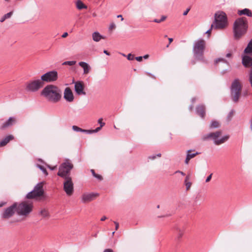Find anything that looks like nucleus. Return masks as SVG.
Here are the masks:
<instances>
[{
  "instance_id": "nucleus-21",
  "label": "nucleus",
  "mask_w": 252,
  "mask_h": 252,
  "mask_svg": "<svg viewBox=\"0 0 252 252\" xmlns=\"http://www.w3.org/2000/svg\"><path fill=\"white\" fill-rule=\"evenodd\" d=\"M13 138V136L11 135L6 136L1 141H0V147L5 146L10 140H12Z\"/></svg>"
},
{
  "instance_id": "nucleus-19",
  "label": "nucleus",
  "mask_w": 252,
  "mask_h": 252,
  "mask_svg": "<svg viewBox=\"0 0 252 252\" xmlns=\"http://www.w3.org/2000/svg\"><path fill=\"white\" fill-rule=\"evenodd\" d=\"M36 193V195L41 196L44 194V190L43 189V183L42 182L38 183L34 188L33 189Z\"/></svg>"
},
{
  "instance_id": "nucleus-47",
  "label": "nucleus",
  "mask_w": 252,
  "mask_h": 252,
  "mask_svg": "<svg viewBox=\"0 0 252 252\" xmlns=\"http://www.w3.org/2000/svg\"><path fill=\"white\" fill-rule=\"evenodd\" d=\"M190 10V8H187L186 11H185L183 13V15L185 16V15H187L188 13V12Z\"/></svg>"
},
{
  "instance_id": "nucleus-22",
  "label": "nucleus",
  "mask_w": 252,
  "mask_h": 252,
  "mask_svg": "<svg viewBox=\"0 0 252 252\" xmlns=\"http://www.w3.org/2000/svg\"><path fill=\"white\" fill-rule=\"evenodd\" d=\"M76 6L79 10L87 8V6L81 0H77L76 1Z\"/></svg>"
},
{
  "instance_id": "nucleus-59",
  "label": "nucleus",
  "mask_w": 252,
  "mask_h": 252,
  "mask_svg": "<svg viewBox=\"0 0 252 252\" xmlns=\"http://www.w3.org/2000/svg\"><path fill=\"white\" fill-rule=\"evenodd\" d=\"M117 17L119 18H121V21H123L124 20V18H123V17L122 15H118L117 16Z\"/></svg>"
},
{
  "instance_id": "nucleus-54",
  "label": "nucleus",
  "mask_w": 252,
  "mask_h": 252,
  "mask_svg": "<svg viewBox=\"0 0 252 252\" xmlns=\"http://www.w3.org/2000/svg\"><path fill=\"white\" fill-rule=\"evenodd\" d=\"M67 35H68L67 32H64L62 34V37H63V38H65V37H66L67 36Z\"/></svg>"
},
{
  "instance_id": "nucleus-33",
  "label": "nucleus",
  "mask_w": 252,
  "mask_h": 252,
  "mask_svg": "<svg viewBox=\"0 0 252 252\" xmlns=\"http://www.w3.org/2000/svg\"><path fill=\"white\" fill-rule=\"evenodd\" d=\"M72 129L76 132H83V129L76 126H72Z\"/></svg>"
},
{
  "instance_id": "nucleus-28",
  "label": "nucleus",
  "mask_w": 252,
  "mask_h": 252,
  "mask_svg": "<svg viewBox=\"0 0 252 252\" xmlns=\"http://www.w3.org/2000/svg\"><path fill=\"white\" fill-rule=\"evenodd\" d=\"M39 196L36 195V192L33 190L29 192L26 195L28 199H33Z\"/></svg>"
},
{
  "instance_id": "nucleus-60",
  "label": "nucleus",
  "mask_w": 252,
  "mask_h": 252,
  "mask_svg": "<svg viewBox=\"0 0 252 252\" xmlns=\"http://www.w3.org/2000/svg\"><path fill=\"white\" fill-rule=\"evenodd\" d=\"M47 166H48V167H49V168L51 170H54L55 169V168H56V167H55V166H54V167H51V166H50L49 165H48Z\"/></svg>"
},
{
  "instance_id": "nucleus-12",
  "label": "nucleus",
  "mask_w": 252,
  "mask_h": 252,
  "mask_svg": "<svg viewBox=\"0 0 252 252\" xmlns=\"http://www.w3.org/2000/svg\"><path fill=\"white\" fill-rule=\"evenodd\" d=\"M57 79L58 73L55 70L47 72L41 76V80L43 82H51L57 80Z\"/></svg>"
},
{
  "instance_id": "nucleus-18",
  "label": "nucleus",
  "mask_w": 252,
  "mask_h": 252,
  "mask_svg": "<svg viewBox=\"0 0 252 252\" xmlns=\"http://www.w3.org/2000/svg\"><path fill=\"white\" fill-rule=\"evenodd\" d=\"M206 108L203 104L198 105L196 107V112L201 118H204L205 115Z\"/></svg>"
},
{
  "instance_id": "nucleus-30",
  "label": "nucleus",
  "mask_w": 252,
  "mask_h": 252,
  "mask_svg": "<svg viewBox=\"0 0 252 252\" xmlns=\"http://www.w3.org/2000/svg\"><path fill=\"white\" fill-rule=\"evenodd\" d=\"M191 150H189L187 151V157L189 158L190 159L193 158L195 156L199 154L198 152H196L193 154H191Z\"/></svg>"
},
{
  "instance_id": "nucleus-42",
  "label": "nucleus",
  "mask_w": 252,
  "mask_h": 252,
  "mask_svg": "<svg viewBox=\"0 0 252 252\" xmlns=\"http://www.w3.org/2000/svg\"><path fill=\"white\" fill-rule=\"evenodd\" d=\"M212 174H213L211 173L209 176H208L207 177V178L206 179V182H207V183L209 182L211 180V179L212 178Z\"/></svg>"
},
{
  "instance_id": "nucleus-7",
  "label": "nucleus",
  "mask_w": 252,
  "mask_h": 252,
  "mask_svg": "<svg viewBox=\"0 0 252 252\" xmlns=\"http://www.w3.org/2000/svg\"><path fill=\"white\" fill-rule=\"evenodd\" d=\"M73 165L69 161L66 160L65 162L62 163L59 167V171L57 173L58 176L64 178H70V171L73 168Z\"/></svg>"
},
{
  "instance_id": "nucleus-51",
  "label": "nucleus",
  "mask_w": 252,
  "mask_h": 252,
  "mask_svg": "<svg viewBox=\"0 0 252 252\" xmlns=\"http://www.w3.org/2000/svg\"><path fill=\"white\" fill-rule=\"evenodd\" d=\"M213 28H211V29H209L206 32V34H208V36L209 37L210 36V33H211V30Z\"/></svg>"
},
{
  "instance_id": "nucleus-44",
  "label": "nucleus",
  "mask_w": 252,
  "mask_h": 252,
  "mask_svg": "<svg viewBox=\"0 0 252 252\" xmlns=\"http://www.w3.org/2000/svg\"><path fill=\"white\" fill-rule=\"evenodd\" d=\"M189 176L188 175V176H187L186 177V178H185V181H184V183H185V185H186V184L189 182Z\"/></svg>"
},
{
  "instance_id": "nucleus-14",
  "label": "nucleus",
  "mask_w": 252,
  "mask_h": 252,
  "mask_svg": "<svg viewBox=\"0 0 252 252\" xmlns=\"http://www.w3.org/2000/svg\"><path fill=\"white\" fill-rule=\"evenodd\" d=\"M99 194L95 192L84 193L81 197L82 202L84 203L91 202L95 199Z\"/></svg>"
},
{
  "instance_id": "nucleus-48",
  "label": "nucleus",
  "mask_w": 252,
  "mask_h": 252,
  "mask_svg": "<svg viewBox=\"0 0 252 252\" xmlns=\"http://www.w3.org/2000/svg\"><path fill=\"white\" fill-rule=\"evenodd\" d=\"M153 22L157 23H160L162 22V21H160V19H155L153 20Z\"/></svg>"
},
{
  "instance_id": "nucleus-37",
  "label": "nucleus",
  "mask_w": 252,
  "mask_h": 252,
  "mask_svg": "<svg viewBox=\"0 0 252 252\" xmlns=\"http://www.w3.org/2000/svg\"><path fill=\"white\" fill-rule=\"evenodd\" d=\"M219 62H225V60L223 58H218L215 60V63H219Z\"/></svg>"
},
{
  "instance_id": "nucleus-56",
  "label": "nucleus",
  "mask_w": 252,
  "mask_h": 252,
  "mask_svg": "<svg viewBox=\"0 0 252 252\" xmlns=\"http://www.w3.org/2000/svg\"><path fill=\"white\" fill-rule=\"evenodd\" d=\"M91 172H92V174H93V176H94H94H95V175H96V174L95 173L94 170V169H91Z\"/></svg>"
},
{
  "instance_id": "nucleus-49",
  "label": "nucleus",
  "mask_w": 252,
  "mask_h": 252,
  "mask_svg": "<svg viewBox=\"0 0 252 252\" xmlns=\"http://www.w3.org/2000/svg\"><path fill=\"white\" fill-rule=\"evenodd\" d=\"M114 223L115 224V229L117 230L119 226V223L116 221H114Z\"/></svg>"
},
{
  "instance_id": "nucleus-15",
  "label": "nucleus",
  "mask_w": 252,
  "mask_h": 252,
  "mask_svg": "<svg viewBox=\"0 0 252 252\" xmlns=\"http://www.w3.org/2000/svg\"><path fill=\"white\" fill-rule=\"evenodd\" d=\"M64 98L68 102H72L74 100V96L71 89L67 87L65 89L63 95Z\"/></svg>"
},
{
  "instance_id": "nucleus-8",
  "label": "nucleus",
  "mask_w": 252,
  "mask_h": 252,
  "mask_svg": "<svg viewBox=\"0 0 252 252\" xmlns=\"http://www.w3.org/2000/svg\"><path fill=\"white\" fill-rule=\"evenodd\" d=\"M44 86L41 79L30 80L25 83V90L28 92L34 93L38 91Z\"/></svg>"
},
{
  "instance_id": "nucleus-39",
  "label": "nucleus",
  "mask_w": 252,
  "mask_h": 252,
  "mask_svg": "<svg viewBox=\"0 0 252 252\" xmlns=\"http://www.w3.org/2000/svg\"><path fill=\"white\" fill-rule=\"evenodd\" d=\"M191 185H192V183L190 182L186 184L185 186L186 187V190H188L190 189Z\"/></svg>"
},
{
  "instance_id": "nucleus-9",
  "label": "nucleus",
  "mask_w": 252,
  "mask_h": 252,
  "mask_svg": "<svg viewBox=\"0 0 252 252\" xmlns=\"http://www.w3.org/2000/svg\"><path fill=\"white\" fill-rule=\"evenodd\" d=\"M32 203H28L23 202L18 205H17L16 212L21 216H27L32 211Z\"/></svg>"
},
{
  "instance_id": "nucleus-17",
  "label": "nucleus",
  "mask_w": 252,
  "mask_h": 252,
  "mask_svg": "<svg viewBox=\"0 0 252 252\" xmlns=\"http://www.w3.org/2000/svg\"><path fill=\"white\" fill-rule=\"evenodd\" d=\"M16 123V119L14 117H10L7 121L5 122L0 126V129H4L5 128L13 126Z\"/></svg>"
},
{
  "instance_id": "nucleus-11",
  "label": "nucleus",
  "mask_w": 252,
  "mask_h": 252,
  "mask_svg": "<svg viewBox=\"0 0 252 252\" xmlns=\"http://www.w3.org/2000/svg\"><path fill=\"white\" fill-rule=\"evenodd\" d=\"M63 190L68 196H70L73 194L74 191V186L72 180V178H66L63 179Z\"/></svg>"
},
{
  "instance_id": "nucleus-5",
  "label": "nucleus",
  "mask_w": 252,
  "mask_h": 252,
  "mask_svg": "<svg viewBox=\"0 0 252 252\" xmlns=\"http://www.w3.org/2000/svg\"><path fill=\"white\" fill-rule=\"evenodd\" d=\"M227 25V17L225 13L222 11H219L215 14V21L211 25L216 29H221Z\"/></svg>"
},
{
  "instance_id": "nucleus-62",
  "label": "nucleus",
  "mask_w": 252,
  "mask_h": 252,
  "mask_svg": "<svg viewBox=\"0 0 252 252\" xmlns=\"http://www.w3.org/2000/svg\"><path fill=\"white\" fill-rule=\"evenodd\" d=\"M103 53L107 55H109V53L106 50H104Z\"/></svg>"
},
{
  "instance_id": "nucleus-36",
  "label": "nucleus",
  "mask_w": 252,
  "mask_h": 252,
  "mask_svg": "<svg viewBox=\"0 0 252 252\" xmlns=\"http://www.w3.org/2000/svg\"><path fill=\"white\" fill-rule=\"evenodd\" d=\"M234 111L233 110H231L229 112V113H228V116H227V119L228 120H230L231 119V118L232 117V116L234 115Z\"/></svg>"
},
{
  "instance_id": "nucleus-43",
  "label": "nucleus",
  "mask_w": 252,
  "mask_h": 252,
  "mask_svg": "<svg viewBox=\"0 0 252 252\" xmlns=\"http://www.w3.org/2000/svg\"><path fill=\"white\" fill-rule=\"evenodd\" d=\"M116 28V25L114 23H112L110 24V27H109V29L110 30H112L113 29H115Z\"/></svg>"
},
{
  "instance_id": "nucleus-24",
  "label": "nucleus",
  "mask_w": 252,
  "mask_h": 252,
  "mask_svg": "<svg viewBox=\"0 0 252 252\" xmlns=\"http://www.w3.org/2000/svg\"><path fill=\"white\" fill-rule=\"evenodd\" d=\"M245 67L246 68H249L251 67V69L250 71L249 74V81L250 82V83L251 84V86L252 88V64H243Z\"/></svg>"
},
{
  "instance_id": "nucleus-50",
  "label": "nucleus",
  "mask_w": 252,
  "mask_h": 252,
  "mask_svg": "<svg viewBox=\"0 0 252 252\" xmlns=\"http://www.w3.org/2000/svg\"><path fill=\"white\" fill-rule=\"evenodd\" d=\"M190 159L188 158V157H186V159H185V162L186 164H188L189 163V161Z\"/></svg>"
},
{
  "instance_id": "nucleus-46",
  "label": "nucleus",
  "mask_w": 252,
  "mask_h": 252,
  "mask_svg": "<svg viewBox=\"0 0 252 252\" xmlns=\"http://www.w3.org/2000/svg\"><path fill=\"white\" fill-rule=\"evenodd\" d=\"M101 128L102 127H100V126L96 127L95 129L93 130V132L95 133V132H98V131H99L101 129Z\"/></svg>"
},
{
  "instance_id": "nucleus-32",
  "label": "nucleus",
  "mask_w": 252,
  "mask_h": 252,
  "mask_svg": "<svg viewBox=\"0 0 252 252\" xmlns=\"http://www.w3.org/2000/svg\"><path fill=\"white\" fill-rule=\"evenodd\" d=\"M37 167L39 168L44 173L45 176L48 175V172L46 169V168L42 165L37 164Z\"/></svg>"
},
{
  "instance_id": "nucleus-6",
  "label": "nucleus",
  "mask_w": 252,
  "mask_h": 252,
  "mask_svg": "<svg viewBox=\"0 0 252 252\" xmlns=\"http://www.w3.org/2000/svg\"><path fill=\"white\" fill-rule=\"evenodd\" d=\"M242 90V85L238 79H235L232 83L230 87L231 98L234 102H237L239 101L241 91Z\"/></svg>"
},
{
  "instance_id": "nucleus-34",
  "label": "nucleus",
  "mask_w": 252,
  "mask_h": 252,
  "mask_svg": "<svg viewBox=\"0 0 252 252\" xmlns=\"http://www.w3.org/2000/svg\"><path fill=\"white\" fill-rule=\"evenodd\" d=\"M127 59L128 61H132L134 60L135 57L133 55L130 53L127 56Z\"/></svg>"
},
{
  "instance_id": "nucleus-3",
  "label": "nucleus",
  "mask_w": 252,
  "mask_h": 252,
  "mask_svg": "<svg viewBox=\"0 0 252 252\" xmlns=\"http://www.w3.org/2000/svg\"><path fill=\"white\" fill-rule=\"evenodd\" d=\"M206 42L203 38H199L194 41L193 44L192 53L195 59L199 61H204L203 54Z\"/></svg>"
},
{
  "instance_id": "nucleus-53",
  "label": "nucleus",
  "mask_w": 252,
  "mask_h": 252,
  "mask_svg": "<svg viewBox=\"0 0 252 252\" xmlns=\"http://www.w3.org/2000/svg\"><path fill=\"white\" fill-rule=\"evenodd\" d=\"M167 17L166 16H162L161 18L160 19V21H161L162 22L164 21L166 19Z\"/></svg>"
},
{
  "instance_id": "nucleus-41",
  "label": "nucleus",
  "mask_w": 252,
  "mask_h": 252,
  "mask_svg": "<svg viewBox=\"0 0 252 252\" xmlns=\"http://www.w3.org/2000/svg\"><path fill=\"white\" fill-rule=\"evenodd\" d=\"M134 59L139 62H141L142 61L143 57L142 56H139L135 57Z\"/></svg>"
},
{
  "instance_id": "nucleus-58",
  "label": "nucleus",
  "mask_w": 252,
  "mask_h": 252,
  "mask_svg": "<svg viewBox=\"0 0 252 252\" xmlns=\"http://www.w3.org/2000/svg\"><path fill=\"white\" fill-rule=\"evenodd\" d=\"M106 219H107L106 217H105V216H103V217H102L101 218L100 220H101V221H104V220H106Z\"/></svg>"
},
{
  "instance_id": "nucleus-27",
  "label": "nucleus",
  "mask_w": 252,
  "mask_h": 252,
  "mask_svg": "<svg viewBox=\"0 0 252 252\" xmlns=\"http://www.w3.org/2000/svg\"><path fill=\"white\" fill-rule=\"evenodd\" d=\"M220 123L216 120H213L212 121L210 125V128H219L220 126Z\"/></svg>"
},
{
  "instance_id": "nucleus-10",
  "label": "nucleus",
  "mask_w": 252,
  "mask_h": 252,
  "mask_svg": "<svg viewBox=\"0 0 252 252\" xmlns=\"http://www.w3.org/2000/svg\"><path fill=\"white\" fill-rule=\"evenodd\" d=\"M244 53L247 55L242 57L241 63H252V39L245 49Z\"/></svg>"
},
{
  "instance_id": "nucleus-55",
  "label": "nucleus",
  "mask_w": 252,
  "mask_h": 252,
  "mask_svg": "<svg viewBox=\"0 0 252 252\" xmlns=\"http://www.w3.org/2000/svg\"><path fill=\"white\" fill-rule=\"evenodd\" d=\"M232 57V54L231 53H228L226 54V57L227 58H231Z\"/></svg>"
},
{
  "instance_id": "nucleus-61",
  "label": "nucleus",
  "mask_w": 252,
  "mask_h": 252,
  "mask_svg": "<svg viewBox=\"0 0 252 252\" xmlns=\"http://www.w3.org/2000/svg\"><path fill=\"white\" fill-rule=\"evenodd\" d=\"M149 55H145L144 56H143L142 57H143V58L146 59H148L149 58Z\"/></svg>"
},
{
  "instance_id": "nucleus-2",
  "label": "nucleus",
  "mask_w": 252,
  "mask_h": 252,
  "mask_svg": "<svg viewBox=\"0 0 252 252\" xmlns=\"http://www.w3.org/2000/svg\"><path fill=\"white\" fill-rule=\"evenodd\" d=\"M248 29V21L246 17L237 18L234 22L233 27L234 38L239 40L245 35Z\"/></svg>"
},
{
  "instance_id": "nucleus-35",
  "label": "nucleus",
  "mask_w": 252,
  "mask_h": 252,
  "mask_svg": "<svg viewBox=\"0 0 252 252\" xmlns=\"http://www.w3.org/2000/svg\"><path fill=\"white\" fill-rule=\"evenodd\" d=\"M161 157V154L159 153L156 155H152V156H150L148 157V158L149 159H155L156 157Z\"/></svg>"
},
{
  "instance_id": "nucleus-64",
  "label": "nucleus",
  "mask_w": 252,
  "mask_h": 252,
  "mask_svg": "<svg viewBox=\"0 0 252 252\" xmlns=\"http://www.w3.org/2000/svg\"><path fill=\"white\" fill-rule=\"evenodd\" d=\"M250 127H251V130H252V120L251 121V126H250Z\"/></svg>"
},
{
  "instance_id": "nucleus-52",
  "label": "nucleus",
  "mask_w": 252,
  "mask_h": 252,
  "mask_svg": "<svg viewBox=\"0 0 252 252\" xmlns=\"http://www.w3.org/2000/svg\"><path fill=\"white\" fill-rule=\"evenodd\" d=\"M103 252H113V251L110 249H107L104 250Z\"/></svg>"
},
{
  "instance_id": "nucleus-20",
  "label": "nucleus",
  "mask_w": 252,
  "mask_h": 252,
  "mask_svg": "<svg viewBox=\"0 0 252 252\" xmlns=\"http://www.w3.org/2000/svg\"><path fill=\"white\" fill-rule=\"evenodd\" d=\"M237 14L239 16L241 15H246L248 17H252V12L251 10L248 8H244L242 10H238L237 12Z\"/></svg>"
},
{
  "instance_id": "nucleus-4",
  "label": "nucleus",
  "mask_w": 252,
  "mask_h": 252,
  "mask_svg": "<svg viewBox=\"0 0 252 252\" xmlns=\"http://www.w3.org/2000/svg\"><path fill=\"white\" fill-rule=\"evenodd\" d=\"M221 133L222 132L220 130H218L214 132H210L203 135L202 139L204 140H206L208 139H212L214 141V143L216 145H220L227 141L229 138V135H225L222 137L220 138Z\"/></svg>"
},
{
  "instance_id": "nucleus-63",
  "label": "nucleus",
  "mask_w": 252,
  "mask_h": 252,
  "mask_svg": "<svg viewBox=\"0 0 252 252\" xmlns=\"http://www.w3.org/2000/svg\"><path fill=\"white\" fill-rule=\"evenodd\" d=\"M168 40H169V44H170L173 41V38H169Z\"/></svg>"
},
{
  "instance_id": "nucleus-40",
  "label": "nucleus",
  "mask_w": 252,
  "mask_h": 252,
  "mask_svg": "<svg viewBox=\"0 0 252 252\" xmlns=\"http://www.w3.org/2000/svg\"><path fill=\"white\" fill-rule=\"evenodd\" d=\"M83 132L86 133L88 134H91V133H94L93 130H86V129H83Z\"/></svg>"
},
{
  "instance_id": "nucleus-16",
  "label": "nucleus",
  "mask_w": 252,
  "mask_h": 252,
  "mask_svg": "<svg viewBox=\"0 0 252 252\" xmlns=\"http://www.w3.org/2000/svg\"><path fill=\"white\" fill-rule=\"evenodd\" d=\"M75 91L78 95H85L86 93L84 91V85L82 82L78 81L75 83Z\"/></svg>"
},
{
  "instance_id": "nucleus-23",
  "label": "nucleus",
  "mask_w": 252,
  "mask_h": 252,
  "mask_svg": "<svg viewBox=\"0 0 252 252\" xmlns=\"http://www.w3.org/2000/svg\"><path fill=\"white\" fill-rule=\"evenodd\" d=\"M93 39L94 41L98 42L100 40L101 38H104L98 32H94L93 33Z\"/></svg>"
},
{
  "instance_id": "nucleus-1",
  "label": "nucleus",
  "mask_w": 252,
  "mask_h": 252,
  "mask_svg": "<svg viewBox=\"0 0 252 252\" xmlns=\"http://www.w3.org/2000/svg\"><path fill=\"white\" fill-rule=\"evenodd\" d=\"M48 101L56 103L62 98V91L57 86L48 85L42 90L40 93Z\"/></svg>"
},
{
  "instance_id": "nucleus-25",
  "label": "nucleus",
  "mask_w": 252,
  "mask_h": 252,
  "mask_svg": "<svg viewBox=\"0 0 252 252\" xmlns=\"http://www.w3.org/2000/svg\"><path fill=\"white\" fill-rule=\"evenodd\" d=\"M39 214L41 215L43 218H49L50 217L49 213L46 209H41Z\"/></svg>"
},
{
  "instance_id": "nucleus-45",
  "label": "nucleus",
  "mask_w": 252,
  "mask_h": 252,
  "mask_svg": "<svg viewBox=\"0 0 252 252\" xmlns=\"http://www.w3.org/2000/svg\"><path fill=\"white\" fill-rule=\"evenodd\" d=\"M94 177L98 179V180H102V177L101 175H98V174H96V175L94 176Z\"/></svg>"
},
{
  "instance_id": "nucleus-31",
  "label": "nucleus",
  "mask_w": 252,
  "mask_h": 252,
  "mask_svg": "<svg viewBox=\"0 0 252 252\" xmlns=\"http://www.w3.org/2000/svg\"><path fill=\"white\" fill-rule=\"evenodd\" d=\"M177 231L178 232H177V236H176V239L178 240H180L184 234V230L178 229Z\"/></svg>"
},
{
  "instance_id": "nucleus-13",
  "label": "nucleus",
  "mask_w": 252,
  "mask_h": 252,
  "mask_svg": "<svg viewBox=\"0 0 252 252\" xmlns=\"http://www.w3.org/2000/svg\"><path fill=\"white\" fill-rule=\"evenodd\" d=\"M17 203H14L9 207L6 208L1 214V218L7 219L11 217L16 211Z\"/></svg>"
},
{
  "instance_id": "nucleus-29",
  "label": "nucleus",
  "mask_w": 252,
  "mask_h": 252,
  "mask_svg": "<svg viewBox=\"0 0 252 252\" xmlns=\"http://www.w3.org/2000/svg\"><path fill=\"white\" fill-rule=\"evenodd\" d=\"M12 12H9L6 14L4 15L0 19V22H3L6 19L9 18L12 15Z\"/></svg>"
},
{
  "instance_id": "nucleus-38",
  "label": "nucleus",
  "mask_w": 252,
  "mask_h": 252,
  "mask_svg": "<svg viewBox=\"0 0 252 252\" xmlns=\"http://www.w3.org/2000/svg\"><path fill=\"white\" fill-rule=\"evenodd\" d=\"M98 123L100 124V127H103L105 125V123L102 122V119L99 118L98 120Z\"/></svg>"
},
{
  "instance_id": "nucleus-57",
  "label": "nucleus",
  "mask_w": 252,
  "mask_h": 252,
  "mask_svg": "<svg viewBox=\"0 0 252 252\" xmlns=\"http://www.w3.org/2000/svg\"><path fill=\"white\" fill-rule=\"evenodd\" d=\"M63 63H76L75 61H65Z\"/></svg>"
},
{
  "instance_id": "nucleus-26",
  "label": "nucleus",
  "mask_w": 252,
  "mask_h": 252,
  "mask_svg": "<svg viewBox=\"0 0 252 252\" xmlns=\"http://www.w3.org/2000/svg\"><path fill=\"white\" fill-rule=\"evenodd\" d=\"M84 70V73L87 74L88 73L91 69V67L89 65V64H79Z\"/></svg>"
}]
</instances>
